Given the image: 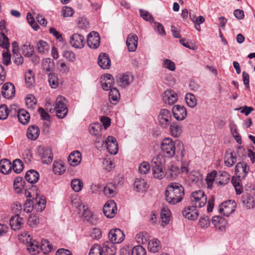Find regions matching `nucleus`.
I'll list each match as a JSON object with an SVG mask.
<instances>
[{
    "label": "nucleus",
    "instance_id": "obj_1",
    "mask_svg": "<svg viewBox=\"0 0 255 255\" xmlns=\"http://www.w3.org/2000/svg\"><path fill=\"white\" fill-rule=\"evenodd\" d=\"M184 196V189L179 183L173 182L169 184L165 191V199L171 205L180 202Z\"/></svg>",
    "mask_w": 255,
    "mask_h": 255
},
{
    "label": "nucleus",
    "instance_id": "obj_2",
    "mask_svg": "<svg viewBox=\"0 0 255 255\" xmlns=\"http://www.w3.org/2000/svg\"><path fill=\"white\" fill-rule=\"evenodd\" d=\"M160 147L164 156L168 158L173 157L176 153L183 156L184 147L180 141L175 142L170 138H165L161 143Z\"/></svg>",
    "mask_w": 255,
    "mask_h": 255
},
{
    "label": "nucleus",
    "instance_id": "obj_3",
    "mask_svg": "<svg viewBox=\"0 0 255 255\" xmlns=\"http://www.w3.org/2000/svg\"><path fill=\"white\" fill-rule=\"evenodd\" d=\"M165 157L161 154L155 156L151 160V169L154 178L161 179L165 175Z\"/></svg>",
    "mask_w": 255,
    "mask_h": 255
},
{
    "label": "nucleus",
    "instance_id": "obj_4",
    "mask_svg": "<svg viewBox=\"0 0 255 255\" xmlns=\"http://www.w3.org/2000/svg\"><path fill=\"white\" fill-rule=\"evenodd\" d=\"M55 109L57 116L60 118H64L68 113L67 101L62 96H58L56 100Z\"/></svg>",
    "mask_w": 255,
    "mask_h": 255
},
{
    "label": "nucleus",
    "instance_id": "obj_5",
    "mask_svg": "<svg viewBox=\"0 0 255 255\" xmlns=\"http://www.w3.org/2000/svg\"><path fill=\"white\" fill-rule=\"evenodd\" d=\"M192 205L197 208L204 207L207 202V198L203 191L201 190L193 192L191 195Z\"/></svg>",
    "mask_w": 255,
    "mask_h": 255
},
{
    "label": "nucleus",
    "instance_id": "obj_6",
    "mask_svg": "<svg viewBox=\"0 0 255 255\" xmlns=\"http://www.w3.org/2000/svg\"><path fill=\"white\" fill-rule=\"evenodd\" d=\"M237 204L234 200H229L222 203L219 207V212L226 217H229L235 210Z\"/></svg>",
    "mask_w": 255,
    "mask_h": 255
},
{
    "label": "nucleus",
    "instance_id": "obj_7",
    "mask_svg": "<svg viewBox=\"0 0 255 255\" xmlns=\"http://www.w3.org/2000/svg\"><path fill=\"white\" fill-rule=\"evenodd\" d=\"M158 120L162 128H166L170 125L172 120L170 111L167 109L161 110L158 116Z\"/></svg>",
    "mask_w": 255,
    "mask_h": 255
},
{
    "label": "nucleus",
    "instance_id": "obj_8",
    "mask_svg": "<svg viewBox=\"0 0 255 255\" xmlns=\"http://www.w3.org/2000/svg\"><path fill=\"white\" fill-rule=\"evenodd\" d=\"M108 237L110 241L113 244H120L125 239L124 233L120 229H112L110 231Z\"/></svg>",
    "mask_w": 255,
    "mask_h": 255
},
{
    "label": "nucleus",
    "instance_id": "obj_9",
    "mask_svg": "<svg viewBox=\"0 0 255 255\" xmlns=\"http://www.w3.org/2000/svg\"><path fill=\"white\" fill-rule=\"evenodd\" d=\"M103 213L108 218H113L117 211L116 203L112 200L106 202L103 208Z\"/></svg>",
    "mask_w": 255,
    "mask_h": 255
},
{
    "label": "nucleus",
    "instance_id": "obj_10",
    "mask_svg": "<svg viewBox=\"0 0 255 255\" xmlns=\"http://www.w3.org/2000/svg\"><path fill=\"white\" fill-rule=\"evenodd\" d=\"M38 151L42 163L48 164L52 161L53 154L50 148L40 146Z\"/></svg>",
    "mask_w": 255,
    "mask_h": 255
},
{
    "label": "nucleus",
    "instance_id": "obj_11",
    "mask_svg": "<svg viewBox=\"0 0 255 255\" xmlns=\"http://www.w3.org/2000/svg\"><path fill=\"white\" fill-rule=\"evenodd\" d=\"M71 45L77 49H81L84 47L85 40L84 37L78 33H74L69 39Z\"/></svg>",
    "mask_w": 255,
    "mask_h": 255
},
{
    "label": "nucleus",
    "instance_id": "obj_12",
    "mask_svg": "<svg viewBox=\"0 0 255 255\" xmlns=\"http://www.w3.org/2000/svg\"><path fill=\"white\" fill-rule=\"evenodd\" d=\"M250 167L245 162H240L237 164L235 167L236 176L241 179H244L248 175Z\"/></svg>",
    "mask_w": 255,
    "mask_h": 255
},
{
    "label": "nucleus",
    "instance_id": "obj_13",
    "mask_svg": "<svg viewBox=\"0 0 255 255\" xmlns=\"http://www.w3.org/2000/svg\"><path fill=\"white\" fill-rule=\"evenodd\" d=\"M14 109L17 113L18 120L23 125H27L30 120V114L24 109H19L16 106L13 105L11 107V110Z\"/></svg>",
    "mask_w": 255,
    "mask_h": 255
},
{
    "label": "nucleus",
    "instance_id": "obj_14",
    "mask_svg": "<svg viewBox=\"0 0 255 255\" xmlns=\"http://www.w3.org/2000/svg\"><path fill=\"white\" fill-rule=\"evenodd\" d=\"M105 144L109 152L116 155L118 152V144L116 139L113 136H108L106 139Z\"/></svg>",
    "mask_w": 255,
    "mask_h": 255
},
{
    "label": "nucleus",
    "instance_id": "obj_15",
    "mask_svg": "<svg viewBox=\"0 0 255 255\" xmlns=\"http://www.w3.org/2000/svg\"><path fill=\"white\" fill-rule=\"evenodd\" d=\"M172 113L174 118L177 121L184 120L187 115V112L185 107L179 105L173 106Z\"/></svg>",
    "mask_w": 255,
    "mask_h": 255
},
{
    "label": "nucleus",
    "instance_id": "obj_16",
    "mask_svg": "<svg viewBox=\"0 0 255 255\" xmlns=\"http://www.w3.org/2000/svg\"><path fill=\"white\" fill-rule=\"evenodd\" d=\"M100 38L98 32L92 31L87 36V44L89 47L96 49L100 45Z\"/></svg>",
    "mask_w": 255,
    "mask_h": 255
},
{
    "label": "nucleus",
    "instance_id": "obj_17",
    "mask_svg": "<svg viewBox=\"0 0 255 255\" xmlns=\"http://www.w3.org/2000/svg\"><path fill=\"white\" fill-rule=\"evenodd\" d=\"M26 241L27 250L32 255H37L40 253L39 244L35 240H32L30 236L28 235Z\"/></svg>",
    "mask_w": 255,
    "mask_h": 255
},
{
    "label": "nucleus",
    "instance_id": "obj_18",
    "mask_svg": "<svg viewBox=\"0 0 255 255\" xmlns=\"http://www.w3.org/2000/svg\"><path fill=\"white\" fill-rule=\"evenodd\" d=\"M177 100V94L174 91L169 89L164 92L163 95V101L165 104L172 105Z\"/></svg>",
    "mask_w": 255,
    "mask_h": 255
},
{
    "label": "nucleus",
    "instance_id": "obj_19",
    "mask_svg": "<svg viewBox=\"0 0 255 255\" xmlns=\"http://www.w3.org/2000/svg\"><path fill=\"white\" fill-rule=\"evenodd\" d=\"M1 93L4 98L11 99L14 96L15 93L14 85L11 83H5L2 87Z\"/></svg>",
    "mask_w": 255,
    "mask_h": 255
},
{
    "label": "nucleus",
    "instance_id": "obj_20",
    "mask_svg": "<svg viewBox=\"0 0 255 255\" xmlns=\"http://www.w3.org/2000/svg\"><path fill=\"white\" fill-rule=\"evenodd\" d=\"M116 80L119 86L125 88L132 82L133 77L130 73H125L117 77Z\"/></svg>",
    "mask_w": 255,
    "mask_h": 255
},
{
    "label": "nucleus",
    "instance_id": "obj_21",
    "mask_svg": "<svg viewBox=\"0 0 255 255\" xmlns=\"http://www.w3.org/2000/svg\"><path fill=\"white\" fill-rule=\"evenodd\" d=\"M138 38L136 34H129L127 38L126 45L129 52H134L137 47Z\"/></svg>",
    "mask_w": 255,
    "mask_h": 255
},
{
    "label": "nucleus",
    "instance_id": "obj_22",
    "mask_svg": "<svg viewBox=\"0 0 255 255\" xmlns=\"http://www.w3.org/2000/svg\"><path fill=\"white\" fill-rule=\"evenodd\" d=\"M196 208L193 205L185 208L182 212L183 216L188 220H196L198 217L199 213Z\"/></svg>",
    "mask_w": 255,
    "mask_h": 255
},
{
    "label": "nucleus",
    "instance_id": "obj_23",
    "mask_svg": "<svg viewBox=\"0 0 255 255\" xmlns=\"http://www.w3.org/2000/svg\"><path fill=\"white\" fill-rule=\"evenodd\" d=\"M212 224L214 227L218 230L223 231L227 226L228 223L227 220L220 216H215L212 218Z\"/></svg>",
    "mask_w": 255,
    "mask_h": 255
},
{
    "label": "nucleus",
    "instance_id": "obj_24",
    "mask_svg": "<svg viewBox=\"0 0 255 255\" xmlns=\"http://www.w3.org/2000/svg\"><path fill=\"white\" fill-rule=\"evenodd\" d=\"M181 173L180 168L175 164H171L166 171V175L170 180L176 179Z\"/></svg>",
    "mask_w": 255,
    "mask_h": 255
},
{
    "label": "nucleus",
    "instance_id": "obj_25",
    "mask_svg": "<svg viewBox=\"0 0 255 255\" xmlns=\"http://www.w3.org/2000/svg\"><path fill=\"white\" fill-rule=\"evenodd\" d=\"M9 225L13 230H20L23 225V219L19 215H15L11 217L9 220Z\"/></svg>",
    "mask_w": 255,
    "mask_h": 255
},
{
    "label": "nucleus",
    "instance_id": "obj_26",
    "mask_svg": "<svg viewBox=\"0 0 255 255\" xmlns=\"http://www.w3.org/2000/svg\"><path fill=\"white\" fill-rule=\"evenodd\" d=\"M98 63L103 69H109L111 66V60L106 53H101L98 57Z\"/></svg>",
    "mask_w": 255,
    "mask_h": 255
},
{
    "label": "nucleus",
    "instance_id": "obj_27",
    "mask_svg": "<svg viewBox=\"0 0 255 255\" xmlns=\"http://www.w3.org/2000/svg\"><path fill=\"white\" fill-rule=\"evenodd\" d=\"M82 160V154L77 150L74 151L69 155L68 161L69 163L73 166L79 165Z\"/></svg>",
    "mask_w": 255,
    "mask_h": 255
},
{
    "label": "nucleus",
    "instance_id": "obj_28",
    "mask_svg": "<svg viewBox=\"0 0 255 255\" xmlns=\"http://www.w3.org/2000/svg\"><path fill=\"white\" fill-rule=\"evenodd\" d=\"M40 133L38 127L35 125H31L27 128L26 136L31 140H35L38 138Z\"/></svg>",
    "mask_w": 255,
    "mask_h": 255
},
{
    "label": "nucleus",
    "instance_id": "obj_29",
    "mask_svg": "<svg viewBox=\"0 0 255 255\" xmlns=\"http://www.w3.org/2000/svg\"><path fill=\"white\" fill-rule=\"evenodd\" d=\"M171 212L169 209L165 207L162 209L160 213V219L162 226L164 227L169 223L171 218Z\"/></svg>",
    "mask_w": 255,
    "mask_h": 255
},
{
    "label": "nucleus",
    "instance_id": "obj_30",
    "mask_svg": "<svg viewBox=\"0 0 255 255\" xmlns=\"http://www.w3.org/2000/svg\"><path fill=\"white\" fill-rule=\"evenodd\" d=\"M39 175L37 171L34 170L27 171L25 174V179L30 183H35L38 181Z\"/></svg>",
    "mask_w": 255,
    "mask_h": 255
},
{
    "label": "nucleus",
    "instance_id": "obj_31",
    "mask_svg": "<svg viewBox=\"0 0 255 255\" xmlns=\"http://www.w3.org/2000/svg\"><path fill=\"white\" fill-rule=\"evenodd\" d=\"M134 188L136 189L138 192H143L146 191L148 188V185L144 179L141 178H137L134 182Z\"/></svg>",
    "mask_w": 255,
    "mask_h": 255
},
{
    "label": "nucleus",
    "instance_id": "obj_32",
    "mask_svg": "<svg viewBox=\"0 0 255 255\" xmlns=\"http://www.w3.org/2000/svg\"><path fill=\"white\" fill-rule=\"evenodd\" d=\"M11 163L9 160L3 159L0 161V172L3 174H8L11 171Z\"/></svg>",
    "mask_w": 255,
    "mask_h": 255
},
{
    "label": "nucleus",
    "instance_id": "obj_33",
    "mask_svg": "<svg viewBox=\"0 0 255 255\" xmlns=\"http://www.w3.org/2000/svg\"><path fill=\"white\" fill-rule=\"evenodd\" d=\"M114 244L112 243L111 242H105L102 245L103 252L105 251L107 255H115L116 253V248Z\"/></svg>",
    "mask_w": 255,
    "mask_h": 255
},
{
    "label": "nucleus",
    "instance_id": "obj_34",
    "mask_svg": "<svg viewBox=\"0 0 255 255\" xmlns=\"http://www.w3.org/2000/svg\"><path fill=\"white\" fill-rule=\"evenodd\" d=\"M120 98L119 91L116 88H113L110 90L109 94V98L110 102L115 105L119 102Z\"/></svg>",
    "mask_w": 255,
    "mask_h": 255
},
{
    "label": "nucleus",
    "instance_id": "obj_35",
    "mask_svg": "<svg viewBox=\"0 0 255 255\" xmlns=\"http://www.w3.org/2000/svg\"><path fill=\"white\" fill-rule=\"evenodd\" d=\"M53 170L55 174H62L66 170V166L62 161H54L53 165Z\"/></svg>",
    "mask_w": 255,
    "mask_h": 255
},
{
    "label": "nucleus",
    "instance_id": "obj_36",
    "mask_svg": "<svg viewBox=\"0 0 255 255\" xmlns=\"http://www.w3.org/2000/svg\"><path fill=\"white\" fill-rule=\"evenodd\" d=\"M37 50L38 53L44 54L47 53L49 50V44L44 40H39L36 45Z\"/></svg>",
    "mask_w": 255,
    "mask_h": 255
},
{
    "label": "nucleus",
    "instance_id": "obj_37",
    "mask_svg": "<svg viewBox=\"0 0 255 255\" xmlns=\"http://www.w3.org/2000/svg\"><path fill=\"white\" fill-rule=\"evenodd\" d=\"M237 162V157L233 152L227 153L225 157V164L230 167L233 166Z\"/></svg>",
    "mask_w": 255,
    "mask_h": 255
},
{
    "label": "nucleus",
    "instance_id": "obj_38",
    "mask_svg": "<svg viewBox=\"0 0 255 255\" xmlns=\"http://www.w3.org/2000/svg\"><path fill=\"white\" fill-rule=\"evenodd\" d=\"M160 249V241L156 239L150 240L148 243V249L152 253L158 252Z\"/></svg>",
    "mask_w": 255,
    "mask_h": 255
},
{
    "label": "nucleus",
    "instance_id": "obj_39",
    "mask_svg": "<svg viewBox=\"0 0 255 255\" xmlns=\"http://www.w3.org/2000/svg\"><path fill=\"white\" fill-rule=\"evenodd\" d=\"M170 131L173 136L178 137L182 133V127L177 123H173L170 126Z\"/></svg>",
    "mask_w": 255,
    "mask_h": 255
},
{
    "label": "nucleus",
    "instance_id": "obj_40",
    "mask_svg": "<svg viewBox=\"0 0 255 255\" xmlns=\"http://www.w3.org/2000/svg\"><path fill=\"white\" fill-rule=\"evenodd\" d=\"M243 203L248 209L253 208L255 206V201L253 197L250 195H244Z\"/></svg>",
    "mask_w": 255,
    "mask_h": 255
},
{
    "label": "nucleus",
    "instance_id": "obj_41",
    "mask_svg": "<svg viewBox=\"0 0 255 255\" xmlns=\"http://www.w3.org/2000/svg\"><path fill=\"white\" fill-rule=\"evenodd\" d=\"M135 239L138 244H145L149 240V235L145 232H141L136 235Z\"/></svg>",
    "mask_w": 255,
    "mask_h": 255
},
{
    "label": "nucleus",
    "instance_id": "obj_42",
    "mask_svg": "<svg viewBox=\"0 0 255 255\" xmlns=\"http://www.w3.org/2000/svg\"><path fill=\"white\" fill-rule=\"evenodd\" d=\"M25 81L27 87H30L34 83V74L32 70H28L25 72Z\"/></svg>",
    "mask_w": 255,
    "mask_h": 255
},
{
    "label": "nucleus",
    "instance_id": "obj_43",
    "mask_svg": "<svg viewBox=\"0 0 255 255\" xmlns=\"http://www.w3.org/2000/svg\"><path fill=\"white\" fill-rule=\"evenodd\" d=\"M24 181L22 177L15 178L13 182V187L16 192L19 193L24 188Z\"/></svg>",
    "mask_w": 255,
    "mask_h": 255
},
{
    "label": "nucleus",
    "instance_id": "obj_44",
    "mask_svg": "<svg viewBox=\"0 0 255 255\" xmlns=\"http://www.w3.org/2000/svg\"><path fill=\"white\" fill-rule=\"evenodd\" d=\"M102 126L99 123L91 124L89 128V132L93 135H98L102 130Z\"/></svg>",
    "mask_w": 255,
    "mask_h": 255
},
{
    "label": "nucleus",
    "instance_id": "obj_45",
    "mask_svg": "<svg viewBox=\"0 0 255 255\" xmlns=\"http://www.w3.org/2000/svg\"><path fill=\"white\" fill-rule=\"evenodd\" d=\"M48 82L52 89H55L59 85V80L56 74L50 73L48 75Z\"/></svg>",
    "mask_w": 255,
    "mask_h": 255
},
{
    "label": "nucleus",
    "instance_id": "obj_46",
    "mask_svg": "<svg viewBox=\"0 0 255 255\" xmlns=\"http://www.w3.org/2000/svg\"><path fill=\"white\" fill-rule=\"evenodd\" d=\"M189 179L192 182L197 183L202 179L201 174L197 171L192 170L187 175Z\"/></svg>",
    "mask_w": 255,
    "mask_h": 255
},
{
    "label": "nucleus",
    "instance_id": "obj_47",
    "mask_svg": "<svg viewBox=\"0 0 255 255\" xmlns=\"http://www.w3.org/2000/svg\"><path fill=\"white\" fill-rule=\"evenodd\" d=\"M40 252L42 251L46 254L52 250V246L49 242L46 240H42L40 245L39 244Z\"/></svg>",
    "mask_w": 255,
    "mask_h": 255
},
{
    "label": "nucleus",
    "instance_id": "obj_48",
    "mask_svg": "<svg viewBox=\"0 0 255 255\" xmlns=\"http://www.w3.org/2000/svg\"><path fill=\"white\" fill-rule=\"evenodd\" d=\"M104 194L107 197H113L115 196V187L112 183H108L104 188Z\"/></svg>",
    "mask_w": 255,
    "mask_h": 255
},
{
    "label": "nucleus",
    "instance_id": "obj_49",
    "mask_svg": "<svg viewBox=\"0 0 255 255\" xmlns=\"http://www.w3.org/2000/svg\"><path fill=\"white\" fill-rule=\"evenodd\" d=\"M185 101L187 105L191 108H194L197 105V99L195 96L191 93L186 94Z\"/></svg>",
    "mask_w": 255,
    "mask_h": 255
},
{
    "label": "nucleus",
    "instance_id": "obj_50",
    "mask_svg": "<svg viewBox=\"0 0 255 255\" xmlns=\"http://www.w3.org/2000/svg\"><path fill=\"white\" fill-rule=\"evenodd\" d=\"M12 169L16 173H20L23 169L22 162L18 159L14 160L11 164Z\"/></svg>",
    "mask_w": 255,
    "mask_h": 255
},
{
    "label": "nucleus",
    "instance_id": "obj_51",
    "mask_svg": "<svg viewBox=\"0 0 255 255\" xmlns=\"http://www.w3.org/2000/svg\"><path fill=\"white\" fill-rule=\"evenodd\" d=\"M23 54L27 57H29L32 55L33 53V47L30 45L29 43L26 42L22 47Z\"/></svg>",
    "mask_w": 255,
    "mask_h": 255
},
{
    "label": "nucleus",
    "instance_id": "obj_52",
    "mask_svg": "<svg viewBox=\"0 0 255 255\" xmlns=\"http://www.w3.org/2000/svg\"><path fill=\"white\" fill-rule=\"evenodd\" d=\"M71 186L74 191L78 192L82 189L83 182L79 179H74L71 181Z\"/></svg>",
    "mask_w": 255,
    "mask_h": 255
},
{
    "label": "nucleus",
    "instance_id": "obj_53",
    "mask_svg": "<svg viewBox=\"0 0 255 255\" xmlns=\"http://www.w3.org/2000/svg\"><path fill=\"white\" fill-rule=\"evenodd\" d=\"M26 106L29 109H34L36 105V100L34 96L29 94L25 99Z\"/></svg>",
    "mask_w": 255,
    "mask_h": 255
},
{
    "label": "nucleus",
    "instance_id": "obj_54",
    "mask_svg": "<svg viewBox=\"0 0 255 255\" xmlns=\"http://www.w3.org/2000/svg\"><path fill=\"white\" fill-rule=\"evenodd\" d=\"M35 208L37 211L41 212L45 208L46 200L44 197L37 198L36 199Z\"/></svg>",
    "mask_w": 255,
    "mask_h": 255
},
{
    "label": "nucleus",
    "instance_id": "obj_55",
    "mask_svg": "<svg viewBox=\"0 0 255 255\" xmlns=\"http://www.w3.org/2000/svg\"><path fill=\"white\" fill-rule=\"evenodd\" d=\"M71 203L73 207L78 208L79 211H81V208L84 205L79 197L77 196H72L71 199Z\"/></svg>",
    "mask_w": 255,
    "mask_h": 255
},
{
    "label": "nucleus",
    "instance_id": "obj_56",
    "mask_svg": "<svg viewBox=\"0 0 255 255\" xmlns=\"http://www.w3.org/2000/svg\"><path fill=\"white\" fill-rule=\"evenodd\" d=\"M216 175L217 172L215 170L207 174L206 178V181L207 182V187L208 188H212L213 183L214 182Z\"/></svg>",
    "mask_w": 255,
    "mask_h": 255
},
{
    "label": "nucleus",
    "instance_id": "obj_57",
    "mask_svg": "<svg viewBox=\"0 0 255 255\" xmlns=\"http://www.w3.org/2000/svg\"><path fill=\"white\" fill-rule=\"evenodd\" d=\"M140 16L145 20L150 23L154 22V18L152 15L147 11L143 9H139Z\"/></svg>",
    "mask_w": 255,
    "mask_h": 255
},
{
    "label": "nucleus",
    "instance_id": "obj_58",
    "mask_svg": "<svg viewBox=\"0 0 255 255\" xmlns=\"http://www.w3.org/2000/svg\"><path fill=\"white\" fill-rule=\"evenodd\" d=\"M149 163L146 161L142 162L138 166V171L141 174H146L150 170Z\"/></svg>",
    "mask_w": 255,
    "mask_h": 255
},
{
    "label": "nucleus",
    "instance_id": "obj_59",
    "mask_svg": "<svg viewBox=\"0 0 255 255\" xmlns=\"http://www.w3.org/2000/svg\"><path fill=\"white\" fill-rule=\"evenodd\" d=\"M0 46L4 49H7L9 46L8 38L3 32L0 34Z\"/></svg>",
    "mask_w": 255,
    "mask_h": 255
},
{
    "label": "nucleus",
    "instance_id": "obj_60",
    "mask_svg": "<svg viewBox=\"0 0 255 255\" xmlns=\"http://www.w3.org/2000/svg\"><path fill=\"white\" fill-rule=\"evenodd\" d=\"M146 252L141 246H134L131 251V255H146Z\"/></svg>",
    "mask_w": 255,
    "mask_h": 255
},
{
    "label": "nucleus",
    "instance_id": "obj_61",
    "mask_svg": "<svg viewBox=\"0 0 255 255\" xmlns=\"http://www.w3.org/2000/svg\"><path fill=\"white\" fill-rule=\"evenodd\" d=\"M162 66L164 68L167 69L171 71H175L176 69L175 63L168 59H165L163 60Z\"/></svg>",
    "mask_w": 255,
    "mask_h": 255
},
{
    "label": "nucleus",
    "instance_id": "obj_62",
    "mask_svg": "<svg viewBox=\"0 0 255 255\" xmlns=\"http://www.w3.org/2000/svg\"><path fill=\"white\" fill-rule=\"evenodd\" d=\"M199 225L203 229H206L210 225V220L208 216H203L199 219Z\"/></svg>",
    "mask_w": 255,
    "mask_h": 255
},
{
    "label": "nucleus",
    "instance_id": "obj_63",
    "mask_svg": "<svg viewBox=\"0 0 255 255\" xmlns=\"http://www.w3.org/2000/svg\"><path fill=\"white\" fill-rule=\"evenodd\" d=\"M89 255H103V250L99 245H94L91 247Z\"/></svg>",
    "mask_w": 255,
    "mask_h": 255
},
{
    "label": "nucleus",
    "instance_id": "obj_64",
    "mask_svg": "<svg viewBox=\"0 0 255 255\" xmlns=\"http://www.w3.org/2000/svg\"><path fill=\"white\" fill-rule=\"evenodd\" d=\"M81 209V211H79L80 213L85 218L86 220H89L92 215L91 212L86 205H83Z\"/></svg>",
    "mask_w": 255,
    "mask_h": 255
}]
</instances>
